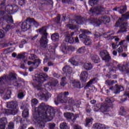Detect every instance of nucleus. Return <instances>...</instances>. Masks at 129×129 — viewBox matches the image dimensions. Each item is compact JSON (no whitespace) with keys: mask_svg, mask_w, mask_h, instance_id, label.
I'll use <instances>...</instances> for the list:
<instances>
[{"mask_svg":"<svg viewBox=\"0 0 129 129\" xmlns=\"http://www.w3.org/2000/svg\"><path fill=\"white\" fill-rule=\"evenodd\" d=\"M39 103L37 99H33L31 100V104L33 107V121L35 122L37 126L43 128L45 127L44 121H51L53 119V117L55 116V109L52 107L41 103L37 108L34 106L37 105Z\"/></svg>","mask_w":129,"mask_h":129,"instance_id":"f257e3e1","label":"nucleus"},{"mask_svg":"<svg viewBox=\"0 0 129 129\" xmlns=\"http://www.w3.org/2000/svg\"><path fill=\"white\" fill-rule=\"evenodd\" d=\"M48 77H49L48 75L44 73L35 75V81L36 82V87L38 90H41L37 95L43 100H46L47 98L51 97V94L48 91H50L52 87H55L59 85L58 81L54 79H53L51 82L48 83L45 86L42 85L43 82L46 81Z\"/></svg>","mask_w":129,"mask_h":129,"instance_id":"f03ea898","label":"nucleus"},{"mask_svg":"<svg viewBox=\"0 0 129 129\" xmlns=\"http://www.w3.org/2000/svg\"><path fill=\"white\" fill-rule=\"evenodd\" d=\"M16 74L14 73H10L9 75H4L0 77V93L4 94V99H10L11 98V94H12V88H6L8 84H13L14 86L20 87L21 84L19 81H17V77Z\"/></svg>","mask_w":129,"mask_h":129,"instance_id":"7ed1b4c3","label":"nucleus"},{"mask_svg":"<svg viewBox=\"0 0 129 129\" xmlns=\"http://www.w3.org/2000/svg\"><path fill=\"white\" fill-rule=\"evenodd\" d=\"M69 95V92H64L63 93H60L57 97V101L55 100L54 102L56 105H58V103H66L68 101L70 106H76V107H79V104L75 103V101L72 98H67V96Z\"/></svg>","mask_w":129,"mask_h":129,"instance_id":"20e7f679","label":"nucleus"},{"mask_svg":"<svg viewBox=\"0 0 129 129\" xmlns=\"http://www.w3.org/2000/svg\"><path fill=\"white\" fill-rule=\"evenodd\" d=\"M129 19V14L123 15L116 23L115 27H120L119 33H125L127 29V23H125V20Z\"/></svg>","mask_w":129,"mask_h":129,"instance_id":"39448f33","label":"nucleus"},{"mask_svg":"<svg viewBox=\"0 0 129 129\" xmlns=\"http://www.w3.org/2000/svg\"><path fill=\"white\" fill-rule=\"evenodd\" d=\"M8 108L11 109H4L3 110V113L5 114H15L18 113L19 108H18V103L17 101H12L7 103V105Z\"/></svg>","mask_w":129,"mask_h":129,"instance_id":"423d86ee","label":"nucleus"},{"mask_svg":"<svg viewBox=\"0 0 129 129\" xmlns=\"http://www.w3.org/2000/svg\"><path fill=\"white\" fill-rule=\"evenodd\" d=\"M28 23H29L30 24H33L36 27H38V26H39V23L36 22V21L34 20V19L28 18L23 23L20 22L19 24V26H21V28L24 32L29 30V29L31 28V26Z\"/></svg>","mask_w":129,"mask_h":129,"instance_id":"0eeeda50","label":"nucleus"},{"mask_svg":"<svg viewBox=\"0 0 129 129\" xmlns=\"http://www.w3.org/2000/svg\"><path fill=\"white\" fill-rule=\"evenodd\" d=\"M39 32L42 36L40 41V45L41 47L45 48L46 46H47V44H48V39H47V36H48V33H47V28L46 27H42L39 30Z\"/></svg>","mask_w":129,"mask_h":129,"instance_id":"6e6552de","label":"nucleus"},{"mask_svg":"<svg viewBox=\"0 0 129 129\" xmlns=\"http://www.w3.org/2000/svg\"><path fill=\"white\" fill-rule=\"evenodd\" d=\"M81 34L80 35V39H84V44L87 46H90L91 44H92V41L89 38V37H87L86 35H90L91 33L87 30H85L84 29H81Z\"/></svg>","mask_w":129,"mask_h":129,"instance_id":"1a4fd4ad","label":"nucleus"},{"mask_svg":"<svg viewBox=\"0 0 129 129\" xmlns=\"http://www.w3.org/2000/svg\"><path fill=\"white\" fill-rule=\"evenodd\" d=\"M110 22V18L107 16H102L99 19L93 18L91 19V23L97 26H99L101 24H107Z\"/></svg>","mask_w":129,"mask_h":129,"instance_id":"9d476101","label":"nucleus"},{"mask_svg":"<svg viewBox=\"0 0 129 129\" xmlns=\"http://www.w3.org/2000/svg\"><path fill=\"white\" fill-rule=\"evenodd\" d=\"M7 12L5 10H0V23H2L3 21L6 20L8 23H13L14 20L12 16H7Z\"/></svg>","mask_w":129,"mask_h":129,"instance_id":"9b49d317","label":"nucleus"},{"mask_svg":"<svg viewBox=\"0 0 129 129\" xmlns=\"http://www.w3.org/2000/svg\"><path fill=\"white\" fill-rule=\"evenodd\" d=\"M108 108H109V106L107 104H104L103 105L97 104L96 106L93 107L94 111H98V110H100L102 112H106L107 111H108Z\"/></svg>","mask_w":129,"mask_h":129,"instance_id":"f8f14e48","label":"nucleus"},{"mask_svg":"<svg viewBox=\"0 0 129 129\" xmlns=\"http://www.w3.org/2000/svg\"><path fill=\"white\" fill-rule=\"evenodd\" d=\"M27 64L29 66L32 65V66L29 68V71L32 72L34 71V69H36L39 67V65L41 64V61L39 59H35L33 62L28 61Z\"/></svg>","mask_w":129,"mask_h":129,"instance_id":"ddd939ff","label":"nucleus"},{"mask_svg":"<svg viewBox=\"0 0 129 129\" xmlns=\"http://www.w3.org/2000/svg\"><path fill=\"white\" fill-rule=\"evenodd\" d=\"M119 46H120L117 49V52L120 53H122L123 51H126V48H127V44L125 40H122L119 43Z\"/></svg>","mask_w":129,"mask_h":129,"instance_id":"4468645a","label":"nucleus"},{"mask_svg":"<svg viewBox=\"0 0 129 129\" xmlns=\"http://www.w3.org/2000/svg\"><path fill=\"white\" fill-rule=\"evenodd\" d=\"M101 12H105V9L101 6H98L94 9L91 8L90 10V14L99 15Z\"/></svg>","mask_w":129,"mask_h":129,"instance_id":"2eb2a0df","label":"nucleus"},{"mask_svg":"<svg viewBox=\"0 0 129 129\" xmlns=\"http://www.w3.org/2000/svg\"><path fill=\"white\" fill-rule=\"evenodd\" d=\"M61 47V51L63 54H68L70 51H75V47L72 46H68L66 44H62Z\"/></svg>","mask_w":129,"mask_h":129,"instance_id":"dca6fc26","label":"nucleus"},{"mask_svg":"<svg viewBox=\"0 0 129 129\" xmlns=\"http://www.w3.org/2000/svg\"><path fill=\"white\" fill-rule=\"evenodd\" d=\"M64 116L67 119H70L74 122L76 120V118L78 117V115H74L73 113L67 112L64 113Z\"/></svg>","mask_w":129,"mask_h":129,"instance_id":"f3484780","label":"nucleus"},{"mask_svg":"<svg viewBox=\"0 0 129 129\" xmlns=\"http://www.w3.org/2000/svg\"><path fill=\"white\" fill-rule=\"evenodd\" d=\"M100 56L101 57L102 60L105 61H109L110 60V56L106 50H103L100 52Z\"/></svg>","mask_w":129,"mask_h":129,"instance_id":"a211bd4d","label":"nucleus"},{"mask_svg":"<svg viewBox=\"0 0 129 129\" xmlns=\"http://www.w3.org/2000/svg\"><path fill=\"white\" fill-rule=\"evenodd\" d=\"M113 32H107L104 34V38H109V40H114L115 41H119V38L116 36H111L114 35Z\"/></svg>","mask_w":129,"mask_h":129,"instance_id":"6ab92c4d","label":"nucleus"},{"mask_svg":"<svg viewBox=\"0 0 129 129\" xmlns=\"http://www.w3.org/2000/svg\"><path fill=\"white\" fill-rule=\"evenodd\" d=\"M117 68L120 70V71H122L124 72H126V73H129V62L126 63L125 64H118Z\"/></svg>","mask_w":129,"mask_h":129,"instance_id":"aec40b11","label":"nucleus"},{"mask_svg":"<svg viewBox=\"0 0 129 129\" xmlns=\"http://www.w3.org/2000/svg\"><path fill=\"white\" fill-rule=\"evenodd\" d=\"M76 32H72L71 33V34H68V35L66 36L64 40L67 42V43H70V44H72L73 43H74V42H75L74 41V39L72 37V36H74V34Z\"/></svg>","mask_w":129,"mask_h":129,"instance_id":"412c9836","label":"nucleus"},{"mask_svg":"<svg viewBox=\"0 0 129 129\" xmlns=\"http://www.w3.org/2000/svg\"><path fill=\"white\" fill-rule=\"evenodd\" d=\"M110 89L111 90H114V93L115 94H117V93H119L120 91H123V87L121 86L116 85L114 88H113V87H112L110 88Z\"/></svg>","mask_w":129,"mask_h":129,"instance_id":"4be33fe9","label":"nucleus"},{"mask_svg":"<svg viewBox=\"0 0 129 129\" xmlns=\"http://www.w3.org/2000/svg\"><path fill=\"white\" fill-rule=\"evenodd\" d=\"M8 121L7 118L3 117L0 119V129H6V124Z\"/></svg>","mask_w":129,"mask_h":129,"instance_id":"5701e85b","label":"nucleus"},{"mask_svg":"<svg viewBox=\"0 0 129 129\" xmlns=\"http://www.w3.org/2000/svg\"><path fill=\"white\" fill-rule=\"evenodd\" d=\"M88 79V73L86 71H84L81 74V80L83 82H86V81Z\"/></svg>","mask_w":129,"mask_h":129,"instance_id":"b1692460","label":"nucleus"},{"mask_svg":"<svg viewBox=\"0 0 129 129\" xmlns=\"http://www.w3.org/2000/svg\"><path fill=\"white\" fill-rule=\"evenodd\" d=\"M12 55L14 58H16V57L17 59H25V57L27 56V53L24 52L23 54H19L17 55V53L13 52Z\"/></svg>","mask_w":129,"mask_h":129,"instance_id":"393cba45","label":"nucleus"},{"mask_svg":"<svg viewBox=\"0 0 129 129\" xmlns=\"http://www.w3.org/2000/svg\"><path fill=\"white\" fill-rule=\"evenodd\" d=\"M113 11L119 12L120 14H123V13H125V11H126V7L121 6L120 8H115L113 9Z\"/></svg>","mask_w":129,"mask_h":129,"instance_id":"a878e982","label":"nucleus"},{"mask_svg":"<svg viewBox=\"0 0 129 129\" xmlns=\"http://www.w3.org/2000/svg\"><path fill=\"white\" fill-rule=\"evenodd\" d=\"M10 11H9L10 14H14V13H17L19 10V7L17 5H12L10 6Z\"/></svg>","mask_w":129,"mask_h":129,"instance_id":"bb28decb","label":"nucleus"},{"mask_svg":"<svg viewBox=\"0 0 129 129\" xmlns=\"http://www.w3.org/2000/svg\"><path fill=\"white\" fill-rule=\"evenodd\" d=\"M91 59H92L93 62L94 63H99V62H100L99 57H98L96 54H91Z\"/></svg>","mask_w":129,"mask_h":129,"instance_id":"cd10ccee","label":"nucleus"},{"mask_svg":"<svg viewBox=\"0 0 129 129\" xmlns=\"http://www.w3.org/2000/svg\"><path fill=\"white\" fill-rule=\"evenodd\" d=\"M83 67L85 70H91L93 68V66L90 62H85Z\"/></svg>","mask_w":129,"mask_h":129,"instance_id":"c85d7f7f","label":"nucleus"},{"mask_svg":"<svg viewBox=\"0 0 129 129\" xmlns=\"http://www.w3.org/2000/svg\"><path fill=\"white\" fill-rule=\"evenodd\" d=\"M62 71L68 74H71L72 73V69L69 66H67L62 69Z\"/></svg>","mask_w":129,"mask_h":129,"instance_id":"c756f323","label":"nucleus"},{"mask_svg":"<svg viewBox=\"0 0 129 129\" xmlns=\"http://www.w3.org/2000/svg\"><path fill=\"white\" fill-rule=\"evenodd\" d=\"M59 39H60V36H59L58 33H54L51 35V40L53 41V42L59 41Z\"/></svg>","mask_w":129,"mask_h":129,"instance_id":"7c9ffc66","label":"nucleus"},{"mask_svg":"<svg viewBox=\"0 0 129 129\" xmlns=\"http://www.w3.org/2000/svg\"><path fill=\"white\" fill-rule=\"evenodd\" d=\"M94 127L96 129H104L105 128V125L104 124L100 123H95L94 124Z\"/></svg>","mask_w":129,"mask_h":129,"instance_id":"2f4dec72","label":"nucleus"},{"mask_svg":"<svg viewBox=\"0 0 129 129\" xmlns=\"http://www.w3.org/2000/svg\"><path fill=\"white\" fill-rule=\"evenodd\" d=\"M84 20V19L82 18V17H81V16H77L76 23L77 24H78V25H80L81 24H83Z\"/></svg>","mask_w":129,"mask_h":129,"instance_id":"473e14b6","label":"nucleus"},{"mask_svg":"<svg viewBox=\"0 0 129 129\" xmlns=\"http://www.w3.org/2000/svg\"><path fill=\"white\" fill-rule=\"evenodd\" d=\"M93 119L92 118H87L86 119V126H89L92 124Z\"/></svg>","mask_w":129,"mask_h":129,"instance_id":"72a5a7b5","label":"nucleus"},{"mask_svg":"<svg viewBox=\"0 0 129 129\" xmlns=\"http://www.w3.org/2000/svg\"><path fill=\"white\" fill-rule=\"evenodd\" d=\"M73 86L77 88H81V84H80L79 81H74L73 82Z\"/></svg>","mask_w":129,"mask_h":129,"instance_id":"f704fd0d","label":"nucleus"},{"mask_svg":"<svg viewBox=\"0 0 129 129\" xmlns=\"http://www.w3.org/2000/svg\"><path fill=\"white\" fill-rule=\"evenodd\" d=\"M22 116L23 117H28L29 116V109L27 108L24 109L22 113Z\"/></svg>","mask_w":129,"mask_h":129,"instance_id":"c9c22d12","label":"nucleus"},{"mask_svg":"<svg viewBox=\"0 0 129 129\" xmlns=\"http://www.w3.org/2000/svg\"><path fill=\"white\" fill-rule=\"evenodd\" d=\"M59 127L60 129H69L68 125H67V123L65 122H62L60 123Z\"/></svg>","mask_w":129,"mask_h":129,"instance_id":"e433bc0d","label":"nucleus"},{"mask_svg":"<svg viewBox=\"0 0 129 129\" xmlns=\"http://www.w3.org/2000/svg\"><path fill=\"white\" fill-rule=\"evenodd\" d=\"M66 28H68L71 30H74V29H77V26L74 25L72 24H69L66 25Z\"/></svg>","mask_w":129,"mask_h":129,"instance_id":"4c0bfd02","label":"nucleus"},{"mask_svg":"<svg viewBox=\"0 0 129 129\" xmlns=\"http://www.w3.org/2000/svg\"><path fill=\"white\" fill-rule=\"evenodd\" d=\"M77 52L79 54H83V53L85 52V47H80L77 50Z\"/></svg>","mask_w":129,"mask_h":129,"instance_id":"58836bf2","label":"nucleus"},{"mask_svg":"<svg viewBox=\"0 0 129 129\" xmlns=\"http://www.w3.org/2000/svg\"><path fill=\"white\" fill-rule=\"evenodd\" d=\"M98 2V0H90L89 1V5L91 6V7H93L94 5H96Z\"/></svg>","mask_w":129,"mask_h":129,"instance_id":"ea45409f","label":"nucleus"},{"mask_svg":"<svg viewBox=\"0 0 129 129\" xmlns=\"http://www.w3.org/2000/svg\"><path fill=\"white\" fill-rule=\"evenodd\" d=\"M75 59H76V57H74L71 59H70L69 61L70 62V63H71V64H73V65H77V61H76V60H75Z\"/></svg>","mask_w":129,"mask_h":129,"instance_id":"a19ab883","label":"nucleus"},{"mask_svg":"<svg viewBox=\"0 0 129 129\" xmlns=\"http://www.w3.org/2000/svg\"><path fill=\"white\" fill-rule=\"evenodd\" d=\"M125 110L124 109V108L123 107H121L120 108V111L119 113V114L120 115H125Z\"/></svg>","mask_w":129,"mask_h":129,"instance_id":"79ce46f5","label":"nucleus"},{"mask_svg":"<svg viewBox=\"0 0 129 129\" xmlns=\"http://www.w3.org/2000/svg\"><path fill=\"white\" fill-rule=\"evenodd\" d=\"M95 81V79H93L91 80L89 82H88L86 87L88 88V87H91V84H93V82Z\"/></svg>","mask_w":129,"mask_h":129,"instance_id":"37998d69","label":"nucleus"},{"mask_svg":"<svg viewBox=\"0 0 129 129\" xmlns=\"http://www.w3.org/2000/svg\"><path fill=\"white\" fill-rule=\"evenodd\" d=\"M65 81H66V78L62 77L61 78V81L60 82L61 86H63V87H64V86H65V85H66V83H65Z\"/></svg>","mask_w":129,"mask_h":129,"instance_id":"c03bdc74","label":"nucleus"},{"mask_svg":"<svg viewBox=\"0 0 129 129\" xmlns=\"http://www.w3.org/2000/svg\"><path fill=\"white\" fill-rule=\"evenodd\" d=\"M25 95H26L25 94V93H24V92H20V93H18V97L20 99H23L24 98V97H25Z\"/></svg>","mask_w":129,"mask_h":129,"instance_id":"a18cd8bd","label":"nucleus"},{"mask_svg":"<svg viewBox=\"0 0 129 129\" xmlns=\"http://www.w3.org/2000/svg\"><path fill=\"white\" fill-rule=\"evenodd\" d=\"M116 81H109V80H107L106 81V84H107L108 85H113V84H114V83H116Z\"/></svg>","mask_w":129,"mask_h":129,"instance_id":"49530a36","label":"nucleus"},{"mask_svg":"<svg viewBox=\"0 0 129 129\" xmlns=\"http://www.w3.org/2000/svg\"><path fill=\"white\" fill-rule=\"evenodd\" d=\"M5 6H6V0H4L2 2V3L0 5L1 11H3L2 7H3V8L5 9V10H6V7H5Z\"/></svg>","mask_w":129,"mask_h":129,"instance_id":"de8ad7c7","label":"nucleus"},{"mask_svg":"<svg viewBox=\"0 0 129 129\" xmlns=\"http://www.w3.org/2000/svg\"><path fill=\"white\" fill-rule=\"evenodd\" d=\"M4 30H5V31H6V32H8V31H10V30H11V29H13V28L10 26V25H7L6 26H3V27Z\"/></svg>","mask_w":129,"mask_h":129,"instance_id":"09e8293b","label":"nucleus"},{"mask_svg":"<svg viewBox=\"0 0 129 129\" xmlns=\"http://www.w3.org/2000/svg\"><path fill=\"white\" fill-rule=\"evenodd\" d=\"M56 126V124L54 123H48V128L49 129H54Z\"/></svg>","mask_w":129,"mask_h":129,"instance_id":"8fccbe9b","label":"nucleus"},{"mask_svg":"<svg viewBox=\"0 0 129 129\" xmlns=\"http://www.w3.org/2000/svg\"><path fill=\"white\" fill-rule=\"evenodd\" d=\"M14 124L13 122H11L8 124V129H14Z\"/></svg>","mask_w":129,"mask_h":129,"instance_id":"3c124183","label":"nucleus"},{"mask_svg":"<svg viewBox=\"0 0 129 129\" xmlns=\"http://www.w3.org/2000/svg\"><path fill=\"white\" fill-rule=\"evenodd\" d=\"M5 37V32L4 30L0 29V38L3 39Z\"/></svg>","mask_w":129,"mask_h":129,"instance_id":"603ef678","label":"nucleus"},{"mask_svg":"<svg viewBox=\"0 0 129 129\" xmlns=\"http://www.w3.org/2000/svg\"><path fill=\"white\" fill-rule=\"evenodd\" d=\"M49 59H53V57H52V56L50 55V57L48 56V54L46 55V57L44 59V62L46 63L47 62V60Z\"/></svg>","mask_w":129,"mask_h":129,"instance_id":"864d4df0","label":"nucleus"},{"mask_svg":"<svg viewBox=\"0 0 129 129\" xmlns=\"http://www.w3.org/2000/svg\"><path fill=\"white\" fill-rule=\"evenodd\" d=\"M74 1L75 0H62V2L63 3V4H65L66 3H68L69 4L70 3L74 2Z\"/></svg>","mask_w":129,"mask_h":129,"instance_id":"5fc2aeb1","label":"nucleus"},{"mask_svg":"<svg viewBox=\"0 0 129 129\" xmlns=\"http://www.w3.org/2000/svg\"><path fill=\"white\" fill-rule=\"evenodd\" d=\"M37 56L35 54H31V56H29L30 60H34Z\"/></svg>","mask_w":129,"mask_h":129,"instance_id":"6e6d98bb","label":"nucleus"},{"mask_svg":"<svg viewBox=\"0 0 129 129\" xmlns=\"http://www.w3.org/2000/svg\"><path fill=\"white\" fill-rule=\"evenodd\" d=\"M105 101H106V103H112V101H111L108 98H106Z\"/></svg>","mask_w":129,"mask_h":129,"instance_id":"4d7b16f0","label":"nucleus"},{"mask_svg":"<svg viewBox=\"0 0 129 129\" xmlns=\"http://www.w3.org/2000/svg\"><path fill=\"white\" fill-rule=\"evenodd\" d=\"M111 46H112V48L113 49H116V48H117V45H116L115 44H114V43H112L111 44Z\"/></svg>","mask_w":129,"mask_h":129,"instance_id":"13d9d810","label":"nucleus"},{"mask_svg":"<svg viewBox=\"0 0 129 129\" xmlns=\"http://www.w3.org/2000/svg\"><path fill=\"white\" fill-rule=\"evenodd\" d=\"M60 15H58L57 16L56 19V22L57 24L60 23Z\"/></svg>","mask_w":129,"mask_h":129,"instance_id":"bf43d9fd","label":"nucleus"},{"mask_svg":"<svg viewBox=\"0 0 129 129\" xmlns=\"http://www.w3.org/2000/svg\"><path fill=\"white\" fill-rule=\"evenodd\" d=\"M95 37H96V38H99V37H100V34L98 32H96L95 34H94Z\"/></svg>","mask_w":129,"mask_h":129,"instance_id":"052dcab7","label":"nucleus"},{"mask_svg":"<svg viewBox=\"0 0 129 129\" xmlns=\"http://www.w3.org/2000/svg\"><path fill=\"white\" fill-rule=\"evenodd\" d=\"M74 129H82L81 128V126L78 125H76L74 126Z\"/></svg>","mask_w":129,"mask_h":129,"instance_id":"680f3d73","label":"nucleus"},{"mask_svg":"<svg viewBox=\"0 0 129 129\" xmlns=\"http://www.w3.org/2000/svg\"><path fill=\"white\" fill-rule=\"evenodd\" d=\"M115 68L114 67H113L112 69H109V72H115Z\"/></svg>","mask_w":129,"mask_h":129,"instance_id":"e2e57ef3","label":"nucleus"},{"mask_svg":"<svg viewBox=\"0 0 129 129\" xmlns=\"http://www.w3.org/2000/svg\"><path fill=\"white\" fill-rule=\"evenodd\" d=\"M112 54L114 56H116V55H117V51H116V50H113Z\"/></svg>","mask_w":129,"mask_h":129,"instance_id":"0e129e2a","label":"nucleus"},{"mask_svg":"<svg viewBox=\"0 0 129 129\" xmlns=\"http://www.w3.org/2000/svg\"><path fill=\"white\" fill-rule=\"evenodd\" d=\"M43 70L44 72H48V71L49 70V68L48 67L44 68Z\"/></svg>","mask_w":129,"mask_h":129,"instance_id":"69168bd1","label":"nucleus"},{"mask_svg":"<svg viewBox=\"0 0 129 129\" xmlns=\"http://www.w3.org/2000/svg\"><path fill=\"white\" fill-rule=\"evenodd\" d=\"M26 127H27V126L24 124L23 126L22 125L21 127H19V129H25Z\"/></svg>","mask_w":129,"mask_h":129,"instance_id":"338daca9","label":"nucleus"},{"mask_svg":"<svg viewBox=\"0 0 129 129\" xmlns=\"http://www.w3.org/2000/svg\"><path fill=\"white\" fill-rule=\"evenodd\" d=\"M54 65V63L53 62L49 61L48 62V66H53Z\"/></svg>","mask_w":129,"mask_h":129,"instance_id":"774afa93","label":"nucleus"}]
</instances>
